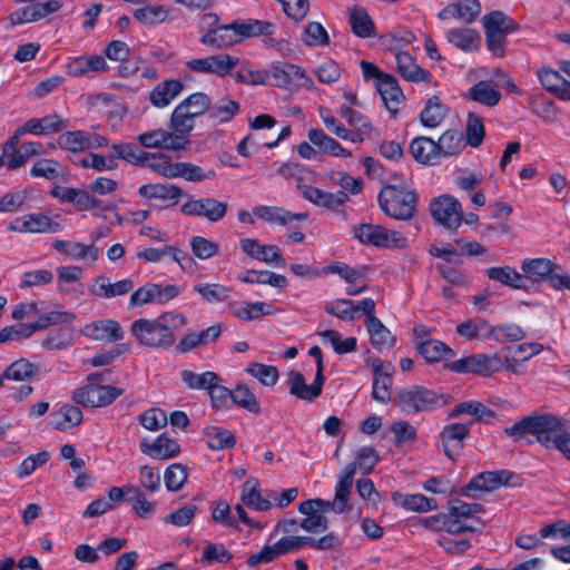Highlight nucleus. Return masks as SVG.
I'll use <instances>...</instances> for the list:
<instances>
[{
    "label": "nucleus",
    "instance_id": "423d86ee",
    "mask_svg": "<svg viewBox=\"0 0 570 570\" xmlns=\"http://www.w3.org/2000/svg\"><path fill=\"white\" fill-rule=\"evenodd\" d=\"M353 234L365 246L387 249H402L407 246L406 237L400 232L372 223L355 225Z\"/></svg>",
    "mask_w": 570,
    "mask_h": 570
},
{
    "label": "nucleus",
    "instance_id": "393cba45",
    "mask_svg": "<svg viewBox=\"0 0 570 570\" xmlns=\"http://www.w3.org/2000/svg\"><path fill=\"white\" fill-rule=\"evenodd\" d=\"M512 476L513 474L507 470L481 472L465 485L464 493L470 495L473 491H493L502 485H509Z\"/></svg>",
    "mask_w": 570,
    "mask_h": 570
},
{
    "label": "nucleus",
    "instance_id": "a19ab883",
    "mask_svg": "<svg viewBox=\"0 0 570 570\" xmlns=\"http://www.w3.org/2000/svg\"><path fill=\"white\" fill-rule=\"evenodd\" d=\"M520 268L522 275L528 281L541 282L550 276L554 272V263L548 258H527L521 262Z\"/></svg>",
    "mask_w": 570,
    "mask_h": 570
},
{
    "label": "nucleus",
    "instance_id": "a18cd8bd",
    "mask_svg": "<svg viewBox=\"0 0 570 570\" xmlns=\"http://www.w3.org/2000/svg\"><path fill=\"white\" fill-rule=\"evenodd\" d=\"M242 503L256 511H267L272 508V501L266 495V491L262 493L258 489L257 480H247L242 490Z\"/></svg>",
    "mask_w": 570,
    "mask_h": 570
},
{
    "label": "nucleus",
    "instance_id": "09e8293b",
    "mask_svg": "<svg viewBox=\"0 0 570 570\" xmlns=\"http://www.w3.org/2000/svg\"><path fill=\"white\" fill-rule=\"evenodd\" d=\"M137 257L144 259L147 263H159L165 258H170L171 261L178 263L181 267H184L183 262L185 259H189L186 252L179 249L176 246H164L160 248H145L137 253Z\"/></svg>",
    "mask_w": 570,
    "mask_h": 570
},
{
    "label": "nucleus",
    "instance_id": "3c124183",
    "mask_svg": "<svg viewBox=\"0 0 570 570\" xmlns=\"http://www.w3.org/2000/svg\"><path fill=\"white\" fill-rule=\"evenodd\" d=\"M487 276L502 285L509 286L514 289H527L525 278L514 267L498 266L487 269Z\"/></svg>",
    "mask_w": 570,
    "mask_h": 570
},
{
    "label": "nucleus",
    "instance_id": "5fc2aeb1",
    "mask_svg": "<svg viewBox=\"0 0 570 570\" xmlns=\"http://www.w3.org/2000/svg\"><path fill=\"white\" fill-rule=\"evenodd\" d=\"M445 38L463 51H473L480 46V35L473 29L452 28L446 31Z\"/></svg>",
    "mask_w": 570,
    "mask_h": 570
},
{
    "label": "nucleus",
    "instance_id": "864d4df0",
    "mask_svg": "<svg viewBox=\"0 0 570 570\" xmlns=\"http://www.w3.org/2000/svg\"><path fill=\"white\" fill-rule=\"evenodd\" d=\"M138 194L147 199L177 200L184 195V191L173 184H146L139 187Z\"/></svg>",
    "mask_w": 570,
    "mask_h": 570
},
{
    "label": "nucleus",
    "instance_id": "bf43d9fd",
    "mask_svg": "<svg viewBox=\"0 0 570 570\" xmlns=\"http://www.w3.org/2000/svg\"><path fill=\"white\" fill-rule=\"evenodd\" d=\"M446 115V107L441 104L439 97H430L423 110L420 114V120L423 126L435 128L444 120Z\"/></svg>",
    "mask_w": 570,
    "mask_h": 570
},
{
    "label": "nucleus",
    "instance_id": "2eb2a0df",
    "mask_svg": "<svg viewBox=\"0 0 570 570\" xmlns=\"http://www.w3.org/2000/svg\"><path fill=\"white\" fill-rule=\"evenodd\" d=\"M108 140L94 131L72 130L65 131L57 138L59 148L70 153H81L107 146Z\"/></svg>",
    "mask_w": 570,
    "mask_h": 570
},
{
    "label": "nucleus",
    "instance_id": "4d7b16f0",
    "mask_svg": "<svg viewBox=\"0 0 570 570\" xmlns=\"http://www.w3.org/2000/svg\"><path fill=\"white\" fill-rule=\"evenodd\" d=\"M462 414L474 416L479 421L490 422L494 417V412L479 401H464L456 404L449 413V417L454 419Z\"/></svg>",
    "mask_w": 570,
    "mask_h": 570
},
{
    "label": "nucleus",
    "instance_id": "5701e85b",
    "mask_svg": "<svg viewBox=\"0 0 570 570\" xmlns=\"http://www.w3.org/2000/svg\"><path fill=\"white\" fill-rule=\"evenodd\" d=\"M324 381V375L316 373L314 382L308 385L306 384L305 377L302 373L297 371H291L287 374L286 382L291 395L303 401H313L321 395Z\"/></svg>",
    "mask_w": 570,
    "mask_h": 570
},
{
    "label": "nucleus",
    "instance_id": "c756f323",
    "mask_svg": "<svg viewBox=\"0 0 570 570\" xmlns=\"http://www.w3.org/2000/svg\"><path fill=\"white\" fill-rule=\"evenodd\" d=\"M355 474V464L345 466L335 488L333 501H330V510L335 513H343L348 509V498L351 494Z\"/></svg>",
    "mask_w": 570,
    "mask_h": 570
},
{
    "label": "nucleus",
    "instance_id": "e433bc0d",
    "mask_svg": "<svg viewBox=\"0 0 570 570\" xmlns=\"http://www.w3.org/2000/svg\"><path fill=\"white\" fill-rule=\"evenodd\" d=\"M184 90V85L178 79H169L158 83L150 92L149 100L156 108L169 106Z\"/></svg>",
    "mask_w": 570,
    "mask_h": 570
},
{
    "label": "nucleus",
    "instance_id": "0e129e2a",
    "mask_svg": "<svg viewBox=\"0 0 570 570\" xmlns=\"http://www.w3.org/2000/svg\"><path fill=\"white\" fill-rule=\"evenodd\" d=\"M63 166L58 160L50 158L39 159L30 168V176L36 178L56 180L60 177H63Z\"/></svg>",
    "mask_w": 570,
    "mask_h": 570
},
{
    "label": "nucleus",
    "instance_id": "c03bdc74",
    "mask_svg": "<svg viewBox=\"0 0 570 570\" xmlns=\"http://www.w3.org/2000/svg\"><path fill=\"white\" fill-rule=\"evenodd\" d=\"M485 33L507 36L519 29V24L502 11H492L483 17Z\"/></svg>",
    "mask_w": 570,
    "mask_h": 570
},
{
    "label": "nucleus",
    "instance_id": "b1692460",
    "mask_svg": "<svg viewBox=\"0 0 570 570\" xmlns=\"http://www.w3.org/2000/svg\"><path fill=\"white\" fill-rule=\"evenodd\" d=\"M81 334L92 341L118 342L125 336L120 323L116 320H98L86 324Z\"/></svg>",
    "mask_w": 570,
    "mask_h": 570
},
{
    "label": "nucleus",
    "instance_id": "dca6fc26",
    "mask_svg": "<svg viewBox=\"0 0 570 570\" xmlns=\"http://www.w3.org/2000/svg\"><path fill=\"white\" fill-rule=\"evenodd\" d=\"M228 205L213 197L190 198L181 206V213L188 216H198L210 223L222 220L227 213Z\"/></svg>",
    "mask_w": 570,
    "mask_h": 570
},
{
    "label": "nucleus",
    "instance_id": "7ed1b4c3",
    "mask_svg": "<svg viewBox=\"0 0 570 570\" xmlns=\"http://www.w3.org/2000/svg\"><path fill=\"white\" fill-rule=\"evenodd\" d=\"M274 24L266 21L249 20L218 26L204 33L200 42L214 48H226L240 42L244 38L271 35Z\"/></svg>",
    "mask_w": 570,
    "mask_h": 570
},
{
    "label": "nucleus",
    "instance_id": "4c0bfd02",
    "mask_svg": "<svg viewBox=\"0 0 570 570\" xmlns=\"http://www.w3.org/2000/svg\"><path fill=\"white\" fill-rule=\"evenodd\" d=\"M537 76L541 85L561 100L570 101V81L551 68H540Z\"/></svg>",
    "mask_w": 570,
    "mask_h": 570
},
{
    "label": "nucleus",
    "instance_id": "79ce46f5",
    "mask_svg": "<svg viewBox=\"0 0 570 570\" xmlns=\"http://www.w3.org/2000/svg\"><path fill=\"white\" fill-rule=\"evenodd\" d=\"M392 501L395 505L404 510L420 513L432 511L438 508V503L434 499H430L421 493L403 494L394 492L392 494Z\"/></svg>",
    "mask_w": 570,
    "mask_h": 570
},
{
    "label": "nucleus",
    "instance_id": "c9c22d12",
    "mask_svg": "<svg viewBox=\"0 0 570 570\" xmlns=\"http://www.w3.org/2000/svg\"><path fill=\"white\" fill-rule=\"evenodd\" d=\"M108 65L102 56L87 55L71 58L67 65L66 70L72 77H81L89 72L106 71Z\"/></svg>",
    "mask_w": 570,
    "mask_h": 570
},
{
    "label": "nucleus",
    "instance_id": "ea45409f",
    "mask_svg": "<svg viewBox=\"0 0 570 570\" xmlns=\"http://www.w3.org/2000/svg\"><path fill=\"white\" fill-rule=\"evenodd\" d=\"M465 97L483 106L494 107L500 102L501 92L493 81L480 80L469 89Z\"/></svg>",
    "mask_w": 570,
    "mask_h": 570
},
{
    "label": "nucleus",
    "instance_id": "f704fd0d",
    "mask_svg": "<svg viewBox=\"0 0 570 570\" xmlns=\"http://www.w3.org/2000/svg\"><path fill=\"white\" fill-rule=\"evenodd\" d=\"M230 313L242 321H254L262 316L273 315L277 308L266 302H233L229 303Z\"/></svg>",
    "mask_w": 570,
    "mask_h": 570
},
{
    "label": "nucleus",
    "instance_id": "6ab92c4d",
    "mask_svg": "<svg viewBox=\"0 0 570 570\" xmlns=\"http://www.w3.org/2000/svg\"><path fill=\"white\" fill-rule=\"evenodd\" d=\"M472 422L469 423H449L440 432V440L444 454L455 460L464 448V442L470 434Z\"/></svg>",
    "mask_w": 570,
    "mask_h": 570
},
{
    "label": "nucleus",
    "instance_id": "7c9ffc66",
    "mask_svg": "<svg viewBox=\"0 0 570 570\" xmlns=\"http://www.w3.org/2000/svg\"><path fill=\"white\" fill-rule=\"evenodd\" d=\"M563 432L564 428L559 419L551 415L535 416L534 436L543 446L551 449Z\"/></svg>",
    "mask_w": 570,
    "mask_h": 570
},
{
    "label": "nucleus",
    "instance_id": "de8ad7c7",
    "mask_svg": "<svg viewBox=\"0 0 570 570\" xmlns=\"http://www.w3.org/2000/svg\"><path fill=\"white\" fill-rule=\"evenodd\" d=\"M348 22L352 32L358 38L375 36V24L367 10L362 7L348 9Z\"/></svg>",
    "mask_w": 570,
    "mask_h": 570
},
{
    "label": "nucleus",
    "instance_id": "58836bf2",
    "mask_svg": "<svg viewBox=\"0 0 570 570\" xmlns=\"http://www.w3.org/2000/svg\"><path fill=\"white\" fill-rule=\"evenodd\" d=\"M456 334L466 341H485L491 338L492 325L482 317H472L455 327Z\"/></svg>",
    "mask_w": 570,
    "mask_h": 570
},
{
    "label": "nucleus",
    "instance_id": "f8f14e48",
    "mask_svg": "<svg viewBox=\"0 0 570 570\" xmlns=\"http://www.w3.org/2000/svg\"><path fill=\"white\" fill-rule=\"evenodd\" d=\"M268 81L272 79L274 85L282 88L292 89L294 87H312L313 80L307 72L293 63L273 62L267 69Z\"/></svg>",
    "mask_w": 570,
    "mask_h": 570
},
{
    "label": "nucleus",
    "instance_id": "9b49d317",
    "mask_svg": "<svg viewBox=\"0 0 570 570\" xmlns=\"http://www.w3.org/2000/svg\"><path fill=\"white\" fill-rule=\"evenodd\" d=\"M430 213L439 225L449 230L458 229L463 220L461 203L449 194H443L432 199Z\"/></svg>",
    "mask_w": 570,
    "mask_h": 570
},
{
    "label": "nucleus",
    "instance_id": "49530a36",
    "mask_svg": "<svg viewBox=\"0 0 570 570\" xmlns=\"http://www.w3.org/2000/svg\"><path fill=\"white\" fill-rule=\"evenodd\" d=\"M419 353L429 362L436 363L454 357V351L439 340H423L416 343Z\"/></svg>",
    "mask_w": 570,
    "mask_h": 570
},
{
    "label": "nucleus",
    "instance_id": "c85d7f7f",
    "mask_svg": "<svg viewBox=\"0 0 570 570\" xmlns=\"http://www.w3.org/2000/svg\"><path fill=\"white\" fill-rule=\"evenodd\" d=\"M253 214L256 218L267 224L279 226L288 225L293 220H305L307 218L306 213L294 214L283 207L266 205H258L254 207Z\"/></svg>",
    "mask_w": 570,
    "mask_h": 570
},
{
    "label": "nucleus",
    "instance_id": "39448f33",
    "mask_svg": "<svg viewBox=\"0 0 570 570\" xmlns=\"http://www.w3.org/2000/svg\"><path fill=\"white\" fill-rule=\"evenodd\" d=\"M212 100L204 92H194L175 107L169 118L170 129L183 131L186 137L193 131L197 117L209 110Z\"/></svg>",
    "mask_w": 570,
    "mask_h": 570
},
{
    "label": "nucleus",
    "instance_id": "4468645a",
    "mask_svg": "<svg viewBox=\"0 0 570 570\" xmlns=\"http://www.w3.org/2000/svg\"><path fill=\"white\" fill-rule=\"evenodd\" d=\"M298 511L305 515L298 528L312 532L320 533L327 529V519L324 514L330 510V501L323 499H311L299 503Z\"/></svg>",
    "mask_w": 570,
    "mask_h": 570
},
{
    "label": "nucleus",
    "instance_id": "f3484780",
    "mask_svg": "<svg viewBox=\"0 0 570 570\" xmlns=\"http://www.w3.org/2000/svg\"><path fill=\"white\" fill-rule=\"evenodd\" d=\"M237 57L222 53L204 58L190 59L186 62V67L199 73H215L218 77H225L238 65Z\"/></svg>",
    "mask_w": 570,
    "mask_h": 570
},
{
    "label": "nucleus",
    "instance_id": "680f3d73",
    "mask_svg": "<svg viewBox=\"0 0 570 570\" xmlns=\"http://www.w3.org/2000/svg\"><path fill=\"white\" fill-rule=\"evenodd\" d=\"M435 142L440 160L445 157L458 155L464 148L462 135L455 130H448L443 132Z\"/></svg>",
    "mask_w": 570,
    "mask_h": 570
},
{
    "label": "nucleus",
    "instance_id": "473e14b6",
    "mask_svg": "<svg viewBox=\"0 0 570 570\" xmlns=\"http://www.w3.org/2000/svg\"><path fill=\"white\" fill-rule=\"evenodd\" d=\"M239 246L244 253L255 259L266 264L275 263L276 265H284L281 250L275 245H261L256 239L244 238L240 239Z\"/></svg>",
    "mask_w": 570,
    "mask_h": 570
},
{
    "label": "nucleus",
    "instance_id": "8fccbe9b",
    "mask_svg": "<svg viewBox=\"0 0 570 570\" xmlns=\"http://www.w3.org/2000/svg\"><path fill=\"white\" fill-rule=\"evenodd\" d=\"M411 155L424 165H435L440 161L436 142L428 137H417L411 141Z\"/></svg>",
    "mask_w": 570,
    "mask_h": 570
},
{
    "label": "nucleus",
    "instance_id": "1a4fd4ad",
    "mask_svg": "<svg viewBox=\"0 0 570 570\" xmlns=\"http://www.w3.org/2000/svg\"><path fill=\"white\" fill-rule=\"evenodd\" d=\"M138 142L147 149H165L171 151L185 150L189 145V138L177 129L154 128L141 132L137 137Z\"/></svg>",
    "mask_w": 570,
    "mask_h": 570
},
{
    "label": "nucleus",
    "instance_id": "bb28decb",
    "mask_svg": "<svg viewBox=\"0 0 570 570\" xmlns=\"http://www.w3.org/2000/svg\"><path fill=\"white\" fill-rule=\"evenodd\" d=\"M394 57L397 71L405 81L412 83H426L431 81V73L421 68L409 51L396 50Z\"/></svg>",
    "mask_w": 570,
    "mask_h": 570
},
{
    "label": "nucleus",
    "instance_id": "052dcab7",
    "mask_svg": "<svg viewBox=\"0 0 570 570\" xmlns=\"http://www.w3.org/2000/svg\"><path fill=\"white\" fill-rule=\"evenodd\" d=\"M154 173L166 178H175L177 163H173L168 156L161 153L144 154V163Z\"/></svg>",
    "mask_w": 570,
    "mask_h": 570
},
{
    "label": "nucleus",
    "instance_id": "603ef678",
    "mask_svg": "<svg viewBox=\"0 0 570 570\" xmlns=\"http://www.w3.org/2000/svg\"><path fill=\"white\" fill-rule=\"evenodd\" d=\"M365 326L370 335L371 344L379 351L390 348L394 344L395 337L376 316L366 320Z\"/></svg>",
    "mask_w": 570,
    "mask_h": 570
},
{
    "label": "nucleus",
    "instance_id": "f257e3e1",
    "mask_svg": "<svg viewBox=\"0 0 570 570\" xmlns=\"http://www.w3.org/2000/svg\"><path fill=\"white\" fill-rule=\"evenodd\" d=\"M186 324L187 318L184 314L167 312L153 320H136L131 324L130 333L140 345L155 350H166L175 342L174 332Z\"/></svg>",
    "mask_w": 570,
    "mask_h": 570
},
{
    "label": "nucleus",
    "instance_id": "4be33fe9",
    "mask_svg": "<svg viewBox=\"0 0 570 570\" xmlns=\"http://www.w3.org/2000/svg\"><path fill=\"white\" fill-rule=\"evenodd\" d=\"M8 229L16 233H57L61 226L48 215L32 213L17 217Z\"/></svg>",
    "mask_w": 570,
    "mask_h": 570
},
{
    "label": "nucleus",
    "instance_id": "a878e982",
    "mask_svg": "<svg viewBox=\"0 0 570 570\" xmlns=\"http://www.w3.org/2000/svg\"><path fill=\"white\" fill-rule=\"evenodd\" d=\"M375 87L386 110L395 116L404 105L405 96L399 85L397 79L392 76H384L383 80L375 81Z\"/></svg>",
    "mask_w": 570,
    "mask_h": 570
},
{
    "label": "nucleus",
    "instance_id": "6e6552de",
    "mask_svg": "<svg viewBox=\"0 0 570 570\" xmlns=\"http://www.w3.org/2000/svg\"><path fill=\"white\" fill-rule=\"evenodd\" d=\"M395 405L406 415L432 411L438 405L434 392L417 385L400 390L394 397Z\"/></svg>",
    "mask_w": 570,
    "mask_h": 570
},
{
    "label": "nucleus",
    "instance_id": "6e6d98bb",
    "mask_svg": "<svg viewBox=\"0 0 570 570\" xmlns=\"http://www.w3.org/2000/svg\"><path fill=\"white\" fill-rule=\"evenodd\" d=\"M194 291L202 301L208 304H219L226 302L230 296V289L219 283L200 282L194 285Z\"/></svg>",
    "mask_w": 570,
    "mask_h": 570
},
{
    "label": "nucleus",
    "instance_id": "9d476101",
    "mask_svg": "<svg viewBox=\"0 0 570 570\" xmlns=\"http://www.w3.org/2000/svg\"><path fill=\"white\" fill-rule=\"evenodd\" d=\"M502 366V358L498 354H472L446 365L453 372L480 376H490L500 371Z\"/></svg>",
    "mask_w": 570,
    "mask_h": 570
},
{
    "label": "nucleus",
    "instance_id": "f03ea898",
    "mask_svg": "<svg viewBox=\"0 0 570 570\" xmlns=\"http://www.w3.org/2000/svg\"><path fill=\"white\" fill-rule=\"evenodd\" d=\"M298 522L295 519H284L276 523L271 538L282 535L276 542L265 544L258 552L248 557L246 563L249 567H256L263 563H269L281 556L303 549L311 542L309 537L296 535Z\"/></svg>",
    "mask_w": 570,
    "mask_h": 570
},
{
    "label": "nucleus",
    "instance_id": "72a5a7b5",
    "mask_svg": "<svg viewBox=\"0 0 570 570\" xmlns=\"http://www.w3.org/2000/svg\"><path fill=\"white\" fill-rule=\"evenodd\" d=\"M305 199L323 208H335L344 204L348 196L344 191L327 193L312 185H298Z\"/></svg>",
    "mask_w": 570,
    "mask_h": 570
},
{
    "label": "nucleus",
    "instance_id": "a211bd4d",
    "mask_svg": "<svg viewBox=\"0 0 570 570\" xmlns=\"http://www.w3.org/2000/svg\"><path fill=\"white\" fill-rule=\"evenodd\" d=\"M42 154L43 146L38 141H24L21 145H13V148L2 146L0 166H6L10 170H16L24 166L30 158Z\"/></svg>",
    "mask_w": 570,
    "mask_h": 570
},
{
    "label": "nucleus",
    "instance_id": "37998d69",
    "mask_svg": "<svg viewBox=\"0 0 570 570\" xmlns=\"http://www.w3.org/2000/svg\"><path fill=\"white\" fill-rule=\"evenodd\" d=\"M134 288V281L131 278H124L118 282L111 283L107 277L100 276L92 285V293L102 298H111L116 296L126 295Z\"/></svg>",
    "mask_w": 570,
    "mask_h": 570
},
{
    "label": "nucleus",
    "instance_id": "aec40b11",
    "mask_svg": "<svg viewBox=\"0 0 570 570\" xmlns=\"http://www.w3.org/2000/svg\"><path fill=\"white\" fill-rule=\"evenodd\" d=\"M324 273L337 274L346 284V294L350 296L363 293L366 287L367 268L364 266L351 267L342 262H335L328 265Z\"/></svg>",
    "mask_w": 570,
    "mask_h": 570
},
{
    "label": "nucleus",
    "instance_id": "ddd939ff",
    "mask_svg": "<svg viewBox=\"0 0 570 570\" xmlns=\"http://www.w3.org/2000/svg\"><path fill=\"white\" fill-rule=\"evenodd\" d=\"M180 294V287L176 284L147 283L136 289L129 299L130 306H144L146 304L164 305Z\"/></svg>",
    "mask_w": 570,
    "mask_h": 570
},
{
    "label": "nucleus",
    "instance_id": "0eeeda50",
    "mask_svg": "<svg viewBox=\"0 0 570 570\" xmlns=\"http://www.w3.org/2000/svg\"><path fill=\"white\" fill-rule=\"evenodd\" d=\"M379 202L386 215L396 219H409L414 214L416 197L405 187L389 185L381 190Z\"/></svg>",
    "mask_w": 570,
    "mask_h": 570
},
{
    "label": "nucleus",
    "instance_id": "69168bd1",
    "mask_svg": "<svg viewBox=\"0 0 570 570\" xmlns=\"http://www.w3.org/2000/svg\"><path fill=\"white\" fill-rule=\"evenodd\" d=\"M30 127V135L45 136L57 132L62 128V119L57 114H50L42 118L27 120Z\"/></svg>",
    "mask_w": 570,
    "mask_h": 570
},
{
    "label": "nucleus",
    "instance_id": "20e7f679",
    "mask_svg": "<svg viewBox=\"0 0 570 570\" xmlns=\"http://www.w3.org/2000/svg\"><path fill=\"white\" fill-rule=\"evenodd\" d=\"M99 374H90L87 382L76 387L71 399L76 404L85 407H105L122 395L124 390L114 385H104L98 382Z\"/></svg>",
    "mask_w": 570,
    "mask_h": 570
},
{
    "label": "nucleus",
    "instance_id": "412c9836",
    "mask_svg": "<svg viewBox=\"0 0 570 570\" xmlns=\"http://www.w3.org/2000/svg\"><path fill=\"white\" fill-rule=\"evenodd\" d=\"M340 115L351 127V129L347 128L348 138H346V141L362 144L372 137L374 126L366 116L346 105L340 107Z\"/></svg>",
    "mask_w": 570,
    "mask_h": 570
},
{
    "label": "nucleus",
    "instance_id": "e2e57ef3",
    "mask_svg": "<svg viewBox=\"0 0 570 570\" xmlns=\"http://www.w3.org/2000/svg\"><path fill=\"white\" fill-rule=\"evenodd\" d=\"M379 41L383 49L394 51L395 53L396 50H402L403 47L414 42L415 36L409 29H395L391 32L382 35Z\"/></svg>",
    "mask_w": 570,
    "mask_h": 570
},
{
    "label": "nucleus",
    "instance_id": "774afa93",
    "mask_svg": "<svg viewBox=\"0 0 570 570\" xmlns=\"http://www.w3.org/2000/svg\"><path fill=\"white\" fill-rule=\"evenodd\" d=\"M207 445L213 450H224L235 444L233 433L219 426H208L204 430Z\"/></svg>",
    "mask_w": 570,
    "mask_h": 570
},
{
    "label": "nucleus",
    "instance_id": "13d9d810",
    "mask_svg": "<svg viewBox=\"0 0 570 570\" xmlns=\"http://www.w3.org/2000/svg\"><path fill=\"white\" fill-rule=\"evenodd\" d=\"M82 421V411L71 404H65L52 414V424L59 431H66L79 425Z\"/></svg>",
    "mask_w": 570,
    "mask_h": 570
},
{
    "label": "nucleus",
    "instance_id": "2f4dec72",
    "mask_svg": "<svg viewBox=\"0 0 570 570\" xmlns=\"http://www.w3.org/2000/svg\"><path fill=\"white\" fill-rule=\"evenodd\" d=\"M140 450L151 459L168 460L179 454L180 446L176 440L160 434L153 442H140Z\"/></svg>",
    "mask_w": 570,
    "mask_h": 570
},
{
    "label": "nucleus",
    "instance_id": "cd10ccee",
    "mask_svg": "<svg viewBox=\"0 0 570 570\" xmlns=\"http://www.w3.org/2000/svg\"><path fill=\"white\" fill-rule=\"evenodd\" d=\"M481 12L478 0H455L439 11L440 20L458 19L465 23L473 22Z\"/></svg>",
    "mask_w": 570,
    "mask_h": 570
},
{
    "label": "nucleus",
    "instance_id": "338daca9",
    "mask_svg": "<svg viewBox=\"0 0 570 570\" xmlns=\"http://www.w3.org/2000/svg\"><path fill=\"white\" fill-rule=\"evenodd\" d=\"M301 39L307 47H323L330 43L328 32L317 21H311L304 27Z\"/></svg>",
    "mask_w": 570,
    "mask_h": 570
}]
</instances>
